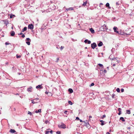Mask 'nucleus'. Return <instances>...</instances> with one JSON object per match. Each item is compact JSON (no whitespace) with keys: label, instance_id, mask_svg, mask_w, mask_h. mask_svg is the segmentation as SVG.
Listing matches in <instances>:
<instances>
[{"label":"nucleus","instance_id":"33","mask_svg":"<svg viewBox=\"0 0 134 134\" xmlns=\"http://www.w3.org/2000/svg\"><path fill=\"white\" fill-rule=\"evenodd\" d=\"M13 16H15V15H10V18H13Z\"/></svg>","mask_w":134,"mask_h":134},{"label":"nucleus","instance_id":"32","mask_svg":"<svg viewBox=\"0 0 134 134\" xmlns=\"http://www.w3.org/2000/svg\"><path fill=\"white\" fill-rule=\"evenodd\" d=\"M57 60L55 61V62L56 63H57L59 60V58H57Z\"/></svg>","mask_w":134,"mask_h":134},{"label":"nucleus","instance_id":"51","mask_svg":"<svg viewBox=\"0 0 134 134\" xmlns=\"http://www.w3.org/2000/svg\"><path fill=\"white\" fill-rule=\"evenodd\" d=\"M89 118L90 119V118H92V116H89Z\"/></svg>","mask_w":134,"mask_h":134},{"label":"nucleus","instance_id":"34","mask_svg":"<svg viewBox=\"0 0 134 134\" xmlns=\"http://www.w3.org/2000/svg\"><path fill=\"white\" fill-rule=\"evenodd\" d=\"M94 85V83H92L90 85V86H93Z\"/></svg>","mask_w":134,"mask_h":134},{"label":"nucleus","instance_id":"39","mask_svg":"<svg viewBox=\"0 0 134 134\" xmlns=\"http://www.w3.org/2000/svg\"><path fill=\"white\" fill-rule=\"evenodd\" d=\"M106 117V115H103L102 117V119H103L104 118H105Z\"/></svg>","mask_w":134,"mask_h":134},{"label":"nucleus","instance_id":"30","mask_svg":"<svg viewBox=\"0 0 134 134\" xmlns=\"http://www.w3.org/2000/svg\"><path fill=\"white\" fill-rule=\"evenodd\" d=\"M49 131H45V134H48L49 133Z\"/></svg>","mask_w":134,"mask_h":134},{"label":"nucleus","instance_id":"29","mask_svg":"<svg viewBox=\"0 0 134 134\" xmlns=\"http://www.w3.org/2000/svg\"><path fill=\"white\" fill-rule=\"evenodd\" d=\"M16 58H20L21 57V56L20 55H16Z\"/></svg>","mask_w":134,"mask_h":134},{"label":"nucleus","instance_id":"47","mask_svg":"<svg viewBox=\"0 0 134 134\" xmlns=\"http://www.w3.org/2000/svg\"><path fill=\"white\" fill-rule=\"evenodd\" d=\"M67 112V111L66 110L65 111V112H64V113H65V114H66V113Z\"/></svg>","mask_w":134,"mask_h":134},{"label":"nucleus","instance_id":"35","mask_svg":"<svg viewBox=\"0 0 134 134\" xmlns=\"http://www.w3.org/2000/svg\"><path fill=\"white\" fill-rule=\"evenodd\" d=\"M28 114H30V115H32V113L30 111H28Z\"/></svg>","mask_w":134,"mask_h":134},{"label":"nucleus","instance_id":"57","mask_svg":"<svg viewBox=\"0 0 134 134\" xmlns=\"http://www.w3.org/2000/svg\"><path fill=\"white\" fill-rule=\"evenodd\" d=\"M128 128L129 129H130V128L129 127H128Z\"/></svg>","mask_w":134,"mask_h":134},{"label":"nucleus","instance_id":"3","mask_svg":"<svg viewBox=\"0 0 134 134\" xmlns=\"http://www.w3.org/2000/svg\"><path fill=\"white\" fill-rule=\"evenodd\" d=\"M113 29L115 32L117 34H119V31H118V29L117 27L115 26L113 27Z\"/></svg>","mask_w":134,"mask_h":134},{"label":"nucleus","instance_id":"1","mask_svg":"<svg viewBox=\"0 0 134 134\" xmlns=\"http://www.w3.org/2000/svg\"><path fill=\"white\" fill-rule=\"evenodd\" d=\"M39 99L38 98H36V99H35L33 100H32V103L33 104H35L39 102Z\"/></svg>","mask_w":134,"mask_h":134},{"label":"nucleus","instance_id":"21","mask_svg":"<svg viewBox=\"0 0 134 134\" xmlns=\"http://www.w3.org/2000/svg\"><path fill=\"white\" fill-rule=\"evenodd\" d=\"M126 113L128 114H130L131 113L130 111V110H127L126 111Z\"/></svg>","mask_w":134,"mask_h":134},{"label":"nucleus","instance_id":"54","mask_svg":"<svg viewBox=\"0 0 134 134\" xmlns=\"http://www.w3.org/2000/svg\"><path fill=\"white\" fill-rule=\"evenodd\" d=\"M115 64H113V66H115Z\"/></svg>","mask_w":134,"mask_h":134},{"label":"nucleus","instance_id":"42","mask_svg":"<svg viewBox=\"0 0 134 134\" xmlns=\"http://www.w3.org/2000/svg\"><path fill=\"white\" fill-rule=\"evenodd\" d=\"M22 37L23 38H24L25 37V35L24 34H23L22 36Z\"/></svg>","mask_w":134,"mask_h":134},{"label":"nucleus","instance_id":"7","mask_svg":"<svg viewBox=\"0 0 134 134\" xmlns=\"http://www.w3.org/2000/svg\"><path fill=\"white\" fill-rule=\"evenodd\" d=\"M84 42L85 43H87L88 44H90L91 43V41L87 39L85 40L84 41Z\"/></svg>","mask_w":134,"mask_h":134},{"label":"nucleus","instance_id":"48","mask_svg":"<svg viewBox=\"0 0 134 134\" xmlns=\"http://www.w3.org/2000/svg\"><path fill=\"white\" fill-rule=\"evenodd\" d=\"M116 5H119V3L118 2H117L116 3Z\"/></svg>","mask_w":134,"mask_h":134},{"label":"nucleus","instance_id":"43","mask_svg":"<svg viewBox=\"0 0 134 134\" xmlns=\"http://www.w3.org/2000/svg\"><path fill=\"white\" fill-rule=\"evenodd\" d=\"M9 44V43H8L7 42H5V44L6 45H8V44Z\"/></svg>","mask_w":134,"mask_h":134},{"label":"nucleus","instance_id":"36","mask_svg":"<svg viewBox=\"0 0 134 134\" xmlns=\"http://www.w3.org/2000/svg\"><path fill=\"white\" fill-rule=\"evenodd\" d=\"M56 133H58V134H60L61 133V132L60 131H57V132H56Z\"/></svg>","mask_w":134,"mask_h":134},{"label":"nucleus","instance_id":"53","mask_svg":"<svg viewBox=\"0 0 134 134\" xmlns=\"http://www.w3.org/2000/svg\"><path fill=\"white\" fill-rule=\"evenodd\" d=\"M100 5H103V4L102 3H101L100 4Z\"/></svg>","mask_w":134,"mask_h":134},{"label":"nucleus","instance_id":"49","mask_svg":"<svg viewBox=\"0 0 134 134\" xmlns=\"http://www.w3.org/2000/svg\"><path fill=\"white\" fill-rule=\"evenodd\" d=\"M79 120L80 121V122H82V120H81V119H79Z\"/></svg>","mask_w":134,"mask_h":134},{"label":"nucleus","instance_id":"13","mask_svg":"<svg viewBox=\"0 0 134 134\" xmlns=\"http://www.w3.org/2000/svg\"><path fill=\"white\" fill-rule=\"evenodd\" d=\"M32 88V87H30L29 88H28L27 89V91L29 92H31V90Z\"/></svg>","mask_w":134,"mask_h":134},{"label":"nucleus","instance_id":"9","mask_svg":"<svg viewBox=\"0 0 134 134\" xmlns=\"http://www.w3.org/2000/svg\"><path fill=\"white\" fill-rule=\"evenodd\" d=\"M105 5L107 7H108V8L109 9H110L111 8L109 6V3H107Z\"/></svg>","mask_w":134,"mask_h":134},{"label":"nucleus","instance_id":"52","mask_svg":"<svg viewBox=\"0 0 134 134\" xmlns=\"http://www.w3.org/2000/svg\"><path fill=\"white\" fill-rule=\"evenodd\" d=\"M110 134V133L108 132H107L106 133V134Z\"/></svg>","mask_w":134,"mask_h":134},{"label":"nucleus","instance_id":"4","mask_svg":"<svg viewBox=\"0 0 134 134\" xmlns=\"http://www.w3.org/2000/svg\"><path fill=\"white\" fill-rule=\"evenodd\" d=\"M97 46L96 44L95 43H93L91 44V47L92 48L94 49Z\"/></svg>","mask_w":134,"mask_h":134},{"label":"nucleus","instance_id":"17","mask_svg":"<svg viewBox=\"0 0 134 134\" xmlns=\"http://www.w3.org/2000/svg\"><path fill=\"white\" fill-rule=\"evenodd\" d=\"M90 31L92 33H94V30L92 28H91L90 29Z\"/></svg>","mask_w":134,"mask_h":134},{"label":"nucleus","instance_id":"23","mask_svg":"<svg viewBox=\"0 0 134 134\" xmlns=\"http://www.w3.org/2000/svg\"><path fill=\"white\" fill-rule=\"evenodd\" d=\"M98 65L99 66L101 67H102V68H103V65L101 64H98Z\"/></svg>","mask_w":134,"mask_h":134},{"label":"nucleus","instance_id":"14","mask_svg":"<svg viewBox=\"0 0 134 134\" xmlns=\"http://www.w3.org/2000/svg\"><path fill=\"white\" fill-rule=\"evenodd\" d=\"M27 27H25L21 31V32H23L25 31L26 30Z\"/></svg>","mask_w":134,"mask_h":134},{"label":"nucleus","instance_id":"55","mask_svg":"<svg viewBox=\"0 0 134 134\" xmlns=\"http://www.w3.org/2000/svg\"><path fill=\"white\" fill-rule=\"evenodd\" d=\"M18 74L19 75H20V73H19Z\"/></svg>","mask_w":134,"mask_h":134},{"label":"nucleus","instance_id":"15","mask_svg":"<svg viewBox=\"0 0 134 134\" xmlns=\"http://www.w3.org/2000/svg\"><path fill=\"white\" fill-rule=\"evenodd\" d=\"M41 109H39L38 110H36L35 111V112L36 113H41Z\"/></svg>","mask_w":134,"mask_h":134},{"label":"nucleus","instance_id":"37","mask_svg":"<svg viewBox=\"0 0 134 134\" xmlns=\"http://www.w3.org/2000/svg\"><path fill=\"white\" fill-rule=\"evenodd\" d=\"M115 95L114 94H112V97L113 98H114V97H115Z\"/></svg>","mask_w":134,"mask_h":134},{"label":"nucleus","instance_id":"12","mask_svg":"<svg viewBox=\"0 0 134 134\" xmlns=\"http://www.w3.org/2000/svg\"><path fill=\"white\" fill-rule=\"evenodd\" d=\"M73 10V8H72V7H70V8H67L66 10L67 11L69 10Z\"/></svg>","mask_w":134,"mask_h":134},{"label":"nucleus","instance_id":"24","mask_svg":"<svg viewBox=\"0 0 134 134\" xmlns=\"http://www.w3.org/2000/svg\"><path fill=\"white\" fill-rule=\"evenodd\" d=\"M116 91L118 92H120V90L119 88H117L116 89Z\"/></svg>","mask_w":134,"mask_h":134},{"label":"nucleus","instance_id":"40","mask_svg":"<svg viewBox=\"0 0 134 134\" xmlns=\"http://www.w3.org/2000/svg\"><path fill=\"white\" fill-rule=\"evenodd\" d=\"M103 71L104 73H106L107 72V71L105 69Z\"/></svg>","mask_w":134,"mask_h":134},{"label":"nucleus","instance_id":"31","mask_svg":"<svg viewBox=\"0 0 134 134\" xmlns=\"http://www.w3.org/2000/svg\"><path fill=\"white\" fill-rule=\"evenodd\" d=\"M118 110L119 112H121V108H119L118 109Z\"/></svg>","mask_w":134,"mask_h":134},{"label":"nucleus","instance_id":"59","mask_svg":"<svg viewBox=\"0 0 134 134\" xmlns=\"http://www.w3.org/2000/svg\"><path fill=\"white\" fill-rule=\"evenodd\" d=\"M87 48V47H86L85 48Z\"/></svg>","mask_w":134,"mask_h":134},{"label":"nucleus","instance_id":"2","mask_svg":"<svg viewBox=\"0 0 134 134\" xmlns=\"http://www.w3.org/2000/svg\"><path fill=\"white\" fill-rule=\"evenodd\" d=\"M59 127L60 128L64 129L66 128V125L62 123L60 125H59Z\"/></svg>","mask_w":134,"mask_h":134},{"label":"nucleus","instance_id":"8","mask_svg":"<svg viewBox=\"0 0 134 134\" xmlns=\"http://www.w3.org/2000/svg\"><path fill=\"white\" fill-rule=\"evenodd\" d=\"M10 34L11 36H14L15 33L14 31H12L10 32Z\"/></svg>","mask_w":134,"mask_h":134},{"label":"nucleus","instance_id":"45","mask_svg":"<svg viewBox=\"0 0 134 134\" xmlns=\"http://www.w3.org/2000/svg\"><path fill=\"white\" fill-rule=\"evenodd\" d=\"M23 33H22V32H21L20 33V34H18V35H23Z\"/></svg>","mask_w":134,"mask_h":134},{"label":"nucleus","instance_id":"26","mask_svg":"<svg viewBox=\"0 0 134 134\" xmlns=\"http://www.w3.org/2000/svg\"><path fill=\"white\" fill-rule=\"evenodd\" d=\"M9 23L8 21H5V24L6 26H7V25Z\"/></svg>","mask_w":134,"mask_h":134},{"label":"nucleus","instance_id":"41","mask_svg":"<svg viewBox=\"0 0 134 134\" xmlns=\"http://www.w3.org/2000/svg\"><path fill=\"white\" fill-rule=\"evenodd\" d=\"M26 40L27 41H29L30 40V38H27L26 39Z\"/></svg>","mask_w":134,"mask_h":134},{"label":"nucleus","instance_id":"38","mask_svg":"<svg viewBox=\"0 0 134 134\" xmlns=\"http://www.w3.org/2000/svg\"><path fill=\"white\" fill-rule=\"evenodd\" d=\"M121 91L122 92H123L124 91V89L123 88H121Z\"/></svg>","mask_w":134,"mask_h":134},{"label":"nucleus","instance_id":"5","mask_svg":"<svg viewBox=\"0 0 134 134\" xmlns=\"http://www.w3.org/2000/svg\"><path fill=\"white\" fill-rule=\"evenodd\" d=\"M28 28L29 29L32 30L34 28V25L32 24H29L28 26Z\"/></svg>","mask_w":134,"mask_h":134},{"label":"nucleus","instance_id":"20","mask_svg":"<svg viewBox=\"0 0 134 134\" xmlns=\"http://www.w3.org/2000/svg\"><path fill=\"white\" fill-rule=\"evenodd\" d=\"M87 3V1H86L85 2H83V3L82 4V5L83 6H85L86 5Z\"/></svg>","mask_w":134,"mask_h":134},{"label":"nucleus","instance_id":"50","mask_svg":"<svg viewBox=\"0 0 134 134\" xmlns=\"http://www.w3.org/2000/svg\"><path fill=\"white\" fill-rule=\"evenodd\" d=\"M121 112H119V113L118 114L119 115H120L121 114Z\"/></svg>","mask_w":134,"mask_h":134},{"label":"nucleus","instance_id":"25","mask_svg":"<svg viewBox=\"0 0 134 134\" xmlns=\"http://www.w3.org/2000/svg\"><path fill=\"white\" fill-rule=\"evenodd\" d=\"M68 103L69 104L71 105H72V102L70 100L68 101Z\"/></svg>","mask_w":134,"mask_h":134},{"label":"nucleus","instance_id":"19","mask_svg":"<svg viewBox=\"0 0 134 134\" xmlns=\"http://www.w3.org/2000/svg\"><path fill=\"white\" fill-rule=\"evenodd\" d=\"M120 120H121L122 121H125V120L124 118L122 117H120Z\"/></svg>","mask_w":134,"mask_h":134},{"label":"nucleus","instance_id":"16","mask_svg":"<svg viewBox=\"0 0 134 134\" xmlns=\"http://www.w3.org/2000/svg\"><path fill=\"white\" fill-rule=\"evenodd\" d=\"M100 121L101 122V125H103L104 124V121L102 120H100Z\"/></svg>","mask_w":134,"mask_h":134},{"label":"nucleus","instance_id":"46","mask_svg":"<svg viewBox=\"0 0 134 134\" xmlns=\"http://www.w3.org/2000/svg\"><path fill=\"white\" fill-rule=\"evenodd\" d=\"M50 133H51L52 134V133H53V131H52V130H51V131H50Z\"/></svg>","mask_w":134,"mask_h":134},{"label":"nucleus","instance_id":"22","mask_svg":"<svg viewBox=\"0 0 134 134\" xmlns=\"http://www.w3.org/2000/svg\"><path fill=\"white\" fill-rule=\"evenodd\" d=\"M45 93L46 94H49V95H52L51 93L50 92H48L46 91L45 92Z\"/></svg>","mask_w":134,"mask_h":134},{"label":"nucleus","instance_id":"6","mask_svg":"<svg viewBox=\"0 0 134 134\" xmlns=\"http://www.w3.org/2000/svg\"><path fill=\"white\" fill-rule=\"evenodd\" d=\"M36 88L37 89H42L43 88V87L42 85H39L36 87Z\"/></svg>","mask_w":134,"mask_h":134},{"label":"nucleus","instance_id":"10","mask_svg":"<svg viewBox=\"0 0 134 134\" xmlns=\"http://www.w3.org/2000/svg\"><path fill=\"white\" fill-rule=\"evenodd\" d=\"M103 44V43L102 42H100L98 44V45L99 47L102 46Z\"/></svg>","mask_w":134,"mask_h":134},{"label":"nucleus","instance_id":"27","mask_svg":"<svg viewBox=\"0 0 134 134\" xmlns=\"http://www.w3.org/2000/svg\"><path fill=\"white\" fill-rule=\"evenodd\" d=\"M26 43L29 45H30V42L29 41H27L26 42Z\"/></svg>","mask_w":134,"mask_h":134},{"label":"nucleus","instance_id":"11","mask_svg":"<svg viewBox=\"0 0 134 134\" xmlns=\"http://www.w3.org/2000/svg\"><path fill=\"white\" fill-rule=\"evenodd\" d=\"M10 132L12 133H14L16 132V131L14 129H11L10 131Z\"/></svg>","mask_w":134,"mask_h":134},{"label":"nucleus","instance_id":"28","mask_svg":"<svg viewBox=\"0 0 134 134\" xmlns=\"http://www.w3.org/2000/svg\"><path fill=\"white\" fill-rule=\"evenodd\" d=\"M64 46H61L60 47V50L61 51H62L63 49L64 48Z\"/></svg>","mask_w":134,"mask_h":134},{"label":"nucleus","instance_id":"56","mask_svg":"<svg viewBox=\"0 0 134 134\" xmlns=\"http://www.w3.org/2000/svg\"><path fill=\"white\" fill-rule=\"evenodd\" d=\"M49 94H48V96H50L51 95H49Z\"/></svg>","mask_w":134,"mask_h":134},{"label":"nucleus","instance_id":"18","mask_svg":"<svg viewBox=\"0 0 134 134\" xmlns=\"http://www.w3.org/2000/svg\"><path fill=\"white\" fill-rule=\"evenodd\" d=\"M68 91L70 93H71L73 92V90L71 88H69L68 89Z\"/></svg>","mask_w":134,"mask_h":134},{"label":"nucleus","instance_id":"44","mask_svg":"<svg viewBox=\"0 0 134 134\" xmlns=\"http://www.w3.org/2000/svg\"><path fill=\"white\" fill-rule=\"evenodd\" d=\"M76 119H77V120H79V118L78 117H77L76 118Z\"/></svg>","mask_w":134,"mask_h":134},{"label":"nucleus","instance_id":"58","mask_svg":"<svg viewBox=\"0 0 134 134\" xmlns=\"http://www.w3.org/2000/svg\"><path fill=\"white\" fill-rule=\"evenodd\" d=\"M128 35H130V34H127Z\"/></svg>","mask_w":134,"mask_h":134}]
</instances>
